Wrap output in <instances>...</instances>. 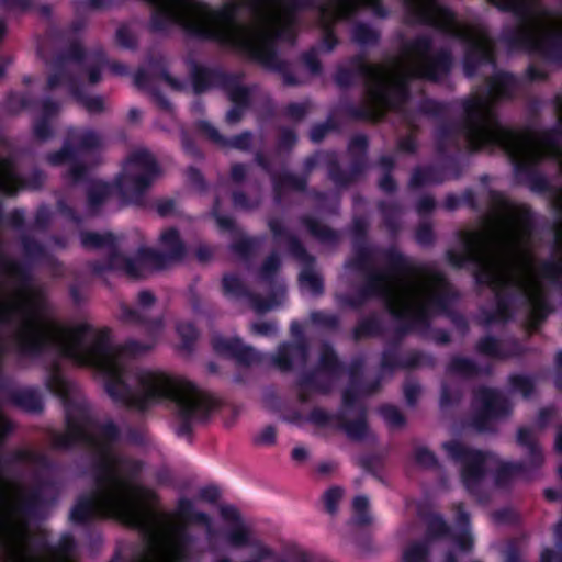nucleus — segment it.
Returning <instances> with one entry per match:
<instances>
[{
	"label": "nucleus",
	"instance_id": "4468645a",
	"mask_svg": "<svg viewBox=\"0 0 562 562\" xmlns=\"http://www.w3.org/2000/svg\"><path fill=\"white\" fill-rule=\"evenodd\" d=\"M172 516L182 522L169 529L168 562H191V547L196 539L188 525L210 527L211 517L204 512L196 510L193 501L188 497H180L177 501Z\"/></svg>",
	"mask_w": 562,
	"mask_h": 562
},
{
	"label": "nucleus",
	"instance_id": "1a4fd4ad",
	"mask_svg": "<svg viewBox=\"0 0 562 562\" xmlns=\"http://www.w3.org/2000/svg\"><path fill=\"white\" fill-rule=\"evenodd\" d=\"M535 132L530 126L521 131L512 127L499 148L513 166L517 184L527 186L535 193H549L554 191V188L538 168L542 158L535 147Z\"/></svg>",
	"mask_w": 562,
	"mask_h": 562
},
{
	"label": "nucleus",
	"instance_id": "9d476101",
	"mask_svg": "<svg viewBox=\"0 0 562 562\" xmlns=\"http://www.w3.org/2000/svg\"><path fill=\"white\" fill-rule=\"evenodd\" d=\"M389 269L396 274H406L409 278H427L438 291L432 292L425 302L436 313L447 316L453 312V305L459 300V293L448 280L447 276L426 263H418L401 252L395 246L383 251Z\"/></svg>",
	"mask_w": 562,
	"mask_h": 562
},
{
	"label": "nucleus",
	"instance_id": "8fccbe9b",
	"mask_svg": "<svg viewBox=\"0 0 562 562\" xmlns=\"http://www.w3.org/2000/svg\"><path fill=\"white\" fill-rule=\"evenodd\" d=\"M447 177L440 166H418L412 171L408 186L412 190L420 189L428 184H440Z\"/></svg>",
	"mask_w": 562,
	"mask_h": 562
},
{
	"label": "nucleus",
	"instance_id": "37998d69",
	"mask_svg": "<svg viewBox=\"0 0 562 562\" xmlns=\"http://www.w3.org/2000/svg\"><path fill=\"white\" fill-rule=\"evenodd\" d=\"M308 355L307 341H285L279 345L277 355L273 356V364L283 372H289L293 369V360L300 358L306 360Z\"/></svg>",
	"mask_w": 562,
	"mask_h": 562
},
{
	"label": "nucleus",
	"instance_id": "f3484780",
	"mask_svg": "<svg viewBox=\"0 0 562 562\" xmlns=\"http://www.w3.org/2000/svg\"><path fill=\"white\" fill-rule=\"evenodd\" d=\"M65 424V432L55 431L52 436L54 449L69 451L79 443L95 442V436L89 430L94 423L87 404L66 398Z\"/></svg>",
	"mask_w": 562,
	"mask_h": 562
},
{
	"label": "nucleus",
	"instance_id": "49530a36",
	"mask_svg": "<svg viewBox=\"0 0 562 562\" xmlns=\"http://www.w3.org/2000/svg\"><path fill=\"white\" fill-rule=\"evenodd\" d=\"M49 505H53V503H50L46 494H44L41 488L34 486L26 496L20 501L16 512L25 518H38L43 510Z\"/></svg>",
	"mask_w": 562,
	"mask_h": 562
},
{
	"label": "nucleus",
	"instance_id": "864d4df0",
	"mask_svg": "<svg viewBox=\"0 0 562 562\" xmlns=\"http://www.w3.org/2000/svg\"><path fill=\"white\" fill-rule=\"evenodd\" d=\"M111 192L112 187L108 182L91 180L86 190L89 213L97 214L111 195Z\"/></svg>",
	"mask_w": 562,
	"mask_h": 562
},
{
	"label": "nucleus",
	"instance_id": "680f3d73",
	"mask_svg": "<svg viewBox=\"0 0 562 562\" xmlns=\"http://www.w3.org/2000/svg\"><path fill=\"white\" fill-rule=\"evenodd\" d=\"M71 95L90 114H100L105 110L103 97L89 95L80 83L71 85Z\"/></svg>",
	"mask_w": 562,
	"mask_h": 562
},
{
	"label": "nucleus",
	"instance_id": "423d86ee",
	"mask_svg": "<svg viewBox=\"0 0 562 562\" xmlns=\"http://www.w3.org/2000/svg\"><path fill=\"white\" fill-rule=\"evenodd\" d=\"M97 492L77 497L69 513L74 525L89 526L98 519H114L139 531L150 525L136 512L128 495L130 483L123 477H113L103 484L94 480Z\"/></svg>",
	"mask_w": 562,
	"mask_h": 562
},
{
	"label": "nucleus",
	"instance_id": "a878e982",
	"mask_svg": "<svg viewBox=\"0 0 562 562\" xmlns=\"http://www.w3.org/2000/svg\"><path fill=\"white\" fill-rule=\"evenodd\" d=\"M387 312L397 323L395 334L401 337H405L412 331L429 329L434 313L426 303L413 308L404 300L390 301Z\"/></svg>",
	"mask_w": 562,
	"mask_h": 562
},
{
	"label": "nucleus",
	"instance_id": "39448f33",
	"mask_svg": "<svg viewBox=\"0 0 562 562\" xmlns=\"http://www.w3.org/2000/svg\"><path fill=\"white\" fill-rule=\"evenodd\" d=\"M405 4L404 22L408 25L430 26L435 30L467 43L463 56V74L468 78L476 75L483 65L495 63L494 40L485 29L476 31L472 38L460 30L456 13L441 2H403Z\"/></svg>",
	"mask_w": 562,
	"mask_h": 562
},
{
	"label": "nucleus",
	"instance_id": "dca6fc26",
	"mask_svg": "<svg viewBox=\"0 0 562 562\" xmlns=\"http://www.w3.org/2000/svg\"><path fill=\"white\" fill-rule=\"evenodd\" d=\"M267 225L274 241H285L289 254L303 265L299 273L301 286L307 288L313 295L323 294L324 281L323 278L315 272V257L307 251L300 238L284 226L281 218L271 217L268 220Z\"/></svg>",
	"mask_w": 562,
	"mask_h": 562
},
{
	"label": "nucleus",
	"instance_id": "412c9836",
	"mask_svg": "<svg viewBox=\"0 0 562 562\" xmlns=\"http://www.w3.org/2000/svg\"><path fill=\"white\" fill-rule=\"evenodd\" d=\"M488 203L494 215L501 220L512 231L529 237L535 229V213L526 203H516L507 198V195L495 189L487 191Z\"/></svg>",
	"mask_w": 562,
	"mask_h": 562
},
{
	"label": "nucleus",
	"instance_id": "aec40b11",
	"mask_svg": "<svg viewBox=\"0 0 562 562\" xmlns=\"http://www.w3.org/2000/svg\"><path fill=\"white\" fill-rule=\"evenodd\" d=\"M93 427L99 429L100 439L95 437V442L87 443V446L94 449L95 457L91 464L93 480L99 484L105 483L108 480L113 477H122L113 469L114 453L112 447L121 438V430L113 420L99 424L93 418ZM92 428V426L90 427Z\"/></svg>",
	"mask_w": 562,
	"mask_h": 562
},
{
	"label": "nucleus",
	"instance_id": "58836bf2",
	"mask_svg": "<svg viewBox=\"0 0 562 562\" xmlns=\"http://www.w3.org/2000/svg\"><path fill=\"white\" fill-rule=\"evenodd\" d=\"M517 88L518 79L514 74L499 71L487 80V93L484 97L488 100L491 109L495 111L494 103L501 100H512Z\"/></svg>",
	"mask_w": 562,
	"mask_h": 562
},
{
	"label": "nucleus",
	"instance_id": "e2e57ef3",
	"mask_svg": "<svg viewBox=\"0 0 562 562\" xmlns=\"http://www.w3.org/2000/svg\"><path fill=\"white\" fill-rule=\"evenodd\" d=\"M120 319L124 324L144 326L150 330H159L162 327L160 318L148 319L137 310L122 303L120 306Z\"/></svg>",
	"mask_w": 562,
	"mask_h": 562
},
{
	"label": "nucleus",
	"instance_id": "13d9d810",
	"mask_svg": "<svg viewBox=\"0 0 562 562\" xmlns=\"http://www.w3.org/2000/svg\"><path fill=\"white\" fill-rule=\"evenodd\" d=\"M479 364L471 358L453 356L446 366V372L450 375L471 380L477 376Z\"/></svg>",
	"mask_w": 562,
	"mask_h": 562
},
{
	"label": "nucleus",
	"instance_id": "338daca9",
	"mask_svg": "<svg viewBox=\"0 0 562 562\" xmlns=\"http://www.w3.org/2000/svg\"><path fill=\"white\" fill-rule=\"evenodd\" d=\"M46 389L57 395L65 397L68 393V384L63 375L61 364L58 360H55L49 369L45 381Z\"/></svg>",
	"mask_w": 562,
	"mask_h": 562
},
{
	"label": "nucleus",
	"instance_id": "6e6d98bb",
	"mask_svg": "<svg viewBox=\"0 0 562 562\" xmlns=\"http://www.w3.org/2000/svg\"><path fill=\"white\" fill-rule=\"evenodd\" d=\"M378 210L382 223L391 237H396L401 231L402 207L398 202L380 201Z\"/></svg>",
	"mask_w": 562,
	"mask_h": 562
},
{
	"label": "nucleus",
	"instance_id": "052dcab7",
	"mask_svg": "<svg viewBox=\"0 0 562 562\" xmlns=\"http://www.w3.org/2000/svg\"><path fill=\"white\" fill-rule=\"evenodd\" d=\"M318 372L321 371L317 367L316 370L303 373L296 381V387H307L312 392L323 395L329 394L333 387V381L328 378H321Z\"/></svg>",
	"mask_w": 562,
	"mask_h": 562
},
{
	"label": "nucleus",
	"instance_id": "c9c22d12",
	"mask_svg": "<svg viewBox=\"0 0 562 562\" xmlns=\"http://www.w3.org/2000/svg\"><path fill=\"white\" fill-rule=\"evenodd\" d=\"M385 249L381 250L383 258ZM386 260V259H384ZM387 265V261H385ZM366 276L364 283L360 286L362 290V294H366L369 299L371 297H382L385 301V307L387 308V304L390 301H398L395 296L392 288L389 284L390 276L400 277L401 274H396L392 272L386 266L385 270L370 268L368 271L363 272ZM403 277H407L406 274H402Z\"/></svg>",
	"mask_w": 562,
	"mask_h": 562
},
{
	"label": "nucleus",
	"instance_id": "f03ea898",
	"mask_svg": "<svg viewBox=\"0 0 562 562\" xmlns=\"http://www.w3.org/2000/svg\"><path fill=\"white\" fill-rule=\"evenodd\" d=\"M111 347L114 351L115 374H100L112 402L143 413L158 404L170 405L179 422L175 430L177 436L188 438L192 442L194 424L205 422L210 417L216 407L215 398L184 378L155 370H142L137 373L139 393H136L125 380L126 369L121 359L125 356L143 355L151 347L134 339L122 345H114L111 341Z\"/></svg>",
	"mask_w": 562,
	"mask_h": 562
},
{
	"label": "nucleus",
	"instance_id": "6ab92c4d",
	"mask_svg": "<svg viewBox=\"0 0 562 562\" xmlns=\"http://www.w3.org/2000/svg\"><path fill=\"white\" fill-rule=\"evenodd\" d=\"M159 241L166 251H159L148 247H140L137 250V259L144 277L151 271H161L186 258L187 247L176 227L164 231Z\"/></svg>",
	"mask_w": 562,
	"mask_h": 562
},
{
	"label": "nucleus",
	"instance_id": "ddd939ff",
	"mask_svg": "<svg viewBox=\"0 0 562 562\" xmlns=\"http://www.w3.org/2000/svg\"><path fill=\"white\" fill-rule=\"evenodd\" d=\"M434 40L430 35L422 34L407 41L403 48L405 53L418 55L422 59L417 63L409 76H404L411 82V78L420 79L431 83H441L448 78L454 66L453 54L449 48L441 47L430 54Z\"/></svg>",
	"mask_w": 562,
	"mask_h": 562
},
{
	"label": "nucleus",
	"instance_id": "09e8293b",
	"mask_svg": "<svg viewBox=\"0 0 562 562\" xmlns=\"http://www.w3.org/2000/svg\"><path fill=\"white\" fill-rule=\"evenodd\" d=\"M229 76L231 79L227 80L226 85H223L221 90L226 93L232 104L250 108L251 90L241 83L244 75L240 72H229Z\"/></svg>",
	"mask_w": 562,
	"mask_h": 562
},
{
	"label": "nucleus",
	"instance_id": "a211bd4d",
	"mask_svg": "<svg viewBox=\"0 0 562 562\" xmlns=\"http://www.w3.org/2000/svg\"><path fill=\"white\" fill-rule=\"evenodd\" d=\"M516 443L527 451L528 462H502L494 474L495 484L497 486H505L515 477L530 480L532 477L531 472L538 471L544 462L542 448L529 427L521 426L517 429Z\"/></svg>",
	"mask_w": 562,
	"mask_h": 562
},
{
	"label": "nucleus",
	"instance_id": "774afa93",
	"mask_svg": "<svg viewBox=\"0 0 562 562\" xmlns=\"http://www.w3.org/2000/svg\"><path fill=\"white\" fill-rule=\"evenodd\" d=\"M90 65L86 67L88 81L90 85H97L101 81V70L108 64V56L102 47L92 49L89 53Z\"/></svg>",
	"mask_w": 562,
	"mask_h": 562
},
{
	"label": "nucleus",
	"instance_id": "f8f14e48",
	"mask_svg": "<svg viewBox=\"0 0 562 562\" xmlns=\"http://www.w3.org/2000/svg\"><path fill=\"white\" fill-rule=\"evenodd\" d=\"M113 469L119 473L117 467L123 469L125 475L120 474L126 480L131 487L128 495L133 502L136 512L150 525L149 529H139V532L151 542H157L160 536V520L169 517V514L157 510L160 504V497L156 491L150 487L135 484L134 481L143 472L144 463L140 460L114 456Z\"/></svg>",
	"mask_w": 562,
	"mask_h": 562
},
{
	"label": "nucleus",
	"instance_id": "393cba45",
	"mask_svg": "<svg viewBox=\"0 0 562 562\" xmlns=\"http://www.w3.org/2000/svg\"><path fill=\"white\" fill-rule=\"evenodd\" d=\"M46 176L44 171L34 168L27 177L18 171L16 153L0 156V193L13 196L20 190L37 191L44 186Z\"/></svg>",
	"mask_w": 562,
	"mask_h": 562
},
{
	"label": "nucleus",
	"instance_id": "4c0bfd02",
	"mask_svg": "<svg viewBox=\"0 0 562 562\" xmlns=\"http://www.w3.org/2000/svg\"><path fill=\"white\" fill-rule=\"evenodd\" d=\"M271 180L273 203L281 205L289 191L304 193L307 190L308 182L306 176L293 173L291 171L274 172Z\"/></svg>",
	"mask_w": 562,
	"mask_h": 562
},
{
	"label": "nucleus",
	"instance_id": "5fc2aeb1",
	"mask_svg": "<svg viewBox=\"0 0 562 562\" xmlns=\"http://www.w3.org/2000/svg\"><path fill=\"white\" fill-rule=\"evenodd\" d=\"M384 333V326L382 319L378 314L372 313L361 319H359L356 326L352 328V339L360 341L366 338L380 337Z\"/></svg>",
	"mask_w": 562,
	"mask_h": 562
},
{
	"label": "nucleus",
	"instance_id": "bb28decb",
	"mask_svg": "<svg viewBox=\"0 0 562 562\" xmlns=\"http://www.w3.org/2000/svg\"><path fill=\"white\" fill-rule=\"evenodd\" d=\"M486 237L479 232L467 233L463 239V252L454 249L446 251L447 262L454 269H462L467 263L474 265L476 269L493 267L494 263L483 255Z\"/></svg>",
	"mask_w": 562,
	"mask_h": 562
},
{
	"label": "nucleus",
	"instance_id": "3c124183",
	"mask_svg": "<svg viewBox=\"0 0 562 562\" xmlns=\"http://www.w3.org/2000/svg\"><path fill=\"white\" fill-rule=\"evenodd\" d=\"M81 246L87 250L106 248L109 251H120L116 236L111 232L98 233L83 231L80 233Z\"/></svg>",
	"mask_w": 562,
	"mask_h": 562
},
{
	"label": "nucleus",
	"instance_id": "4d7b16f0",
	"mask_svg": "<svg viewBox=\"0 0 562 562\" xmlns=\"http://www.w3.org/2000/svg\"><path fill=\"white\" fill-rule=\"evenodd\" d=\"M351 41L362 48L375 47L381 42V32L366 22H356L350 32Z\"/></svg>",
	"mask_w": 562,
	"mask_h": 562
},
{
	"label": "nucleus",
	"instance_id": "6e6552de",
	"mask_svg": "<svg viewBox=\"0 0 562 562\" xmlns=\"http://www.w3.org/2000/svg\"><path fill=\"white\" fill-rule=\"evenodd\" d=\"M348 64L350 67L338 66L334 74V82L338 88H351L359 77L366 80L368 95L383 108L400 110L411 101L412 90L407 78L397 77L389 81L385 68L368 63L364 53L351 56Z\"/></svg>",
	"mask_w": 562,
	"mask_h": 562
},
{
	"label": "nucleus",
	"instance_id": "7c9ffc66",
	"mask_svg": "<svg viewBox=\"0 0 562 562\" xmlns=\"http://www.w3.org/2000/svg\"><path fill=\"white\" fill-rule=\"evenodd\" d=\"M187 65L192 90L196 95L214 89L221 90L231 79L229 72L218 66H206L193 59L188 60Z\"/></svg>",
	"mask_w": 562,
	"mask_h": 562
},
{
	"label": "nucleus",
	"instance_id": "c85d7f7f",
	"mask_svg": "<svg viewBox=\"0 0 562 562\" xmlns=\"http://www.w3.org/2000/svg\"><path fill=\"white\" fill-rule=\"evenodd\" d=\"M211 345L216 355L232 359L238 366L250 367L263 361V355L254 347L245 345L239 337L226 338L214 335Z\"/></svg>",
	"mask_w": 562,
	"mask_h": 562
},
{
	"label": "nucleus",
	"instance_id": "a19ab883",
	"mask_svg": "<svg viewBox=\"0 0 562 562\" xmlns=\"http://www.w3.org/2000/svg\"><path fill=\"white\" fill-rule=\"evenodd\" d=\"M281 267V260L277 252L270 254L262 262L258 279L269 289V294L276 293L277 306L281 304L285 296L286 288L277 280V273Z\"/></svg>",
	"mask_w": 562,
	"mask_h": 562
},
{
	"label": "nucleus",
	"instance_id": "0e129e2a",
	"mask_svg": "<svg viewBox=\"0 0 562 562\" xmlns=\"http://www.w3.org/2000/svg\"><path fill=\"white\" fill-rule=\"evenodd\" d=\"M37 101L27 93L11 91L7 94L2 108L5 113L18 114L24 110L34 109Z\"/></svg>",
	"mask_w": 562,
	"mask_h": 562
},
{
	"label": "nucleus",
	"instance_id": "c756f323",
	"mask_svg": "<svg viewBox=\"0 0 562 562\" xmlns=\"http://www.w3.org/2000/svg\"><path fill=\"white\" fill-rule=\"evenodd\" d=\"M312 11L316 12L317 25L322 31L321 49L325 53H331L339 44V38L335 31L336 25L347 11L345 7L336 2L316 4Z\"/></svg>",
	"mask_w": 562,
	"mask_h": 562
},
{
	"label": "nucleus",
	"instance_id": "cd10ccee",
	"mask_svg": "<svg viewBox=\"0 0 562 562\" xmlns=\"http://www.w3.org/2000/svg\"><path fill=\"white\" fill-rule=\"evenodd\" d=\"M222 290L224 296L229 300H247L258 314L266 313L277 306L276 293L262 297L260 294L252 292L235 273H225L223 276Z\"/></svg>",
	"mask_w": 562,
	"mask_h": 562
},
{
	"label": "nucleus",
	"instance_id": "79ce46f5",
	"mask_svg": "<svg viewBox=\"0 0 562 562\" xmlns=\"http://www.w3.org/2000/svg\"><path fill=\"white\" fill-rule=\"evenodd\" d=\"M336 428L346 432L348 438L355 441H362L369 431L368 413L364 405H359L357 417L352 420L347 418L346 412L335 414Z\"/></svg>",
	"mask_w": 562,
	"mask_h": 562
},
{
	"label": "nucleus",
	"instance_id": "a18cd8bd",
	"mask_svg": "<svg viewBox=\"0 0 562 562\" xmlns=\"http://www.w3.org/2000/svg\"><path fill=\"white\" fill-rule=\"evenodd\" d=\"M7 393L12 405L27 413H41L44 408L43 398L35 389H10Z\"/></svg>",
	"mask_w": 562,
	"mask_h": 562
},
{
	"label": "nucleus",
	"instance_id": "bf43d9fd",
	"mask_svg": "<svg viewBox=\"0 0 562 562\" xmlns=\"http://www.w3.org/2000/svg\"><path fill=\"white\" fill-rule=\"evenodd\" d=\"M353 257L346 262V268L364 272L373 268V249L368 243L352 244Z\"/></svg>",
	"mask_w": 562,
	"mask_h": 562
},
{
	"label": "nucleus",
	"instance_id": "0eeeda50",
	"mask_svg": "<svg viewBox=\"0 0 562 562\" xmlns=\"http://www.w3.org/2000/svg\"><path fill=\"white\" fill-rule=\"evenodd\" d=\"M502 12L517 18L516 26L504 27L498 41L509 52H529L551 63H562V30H544L541 16L536 14L538 2H491Z\"/></svg>",
	"mask_w": 562,
	"mask_h": 562
},
{
	"label": "nucleus",
	"instance_id": "4be33fe9",
	"mask_svg": "<svg viewBox=\"0 0 562 562\" xmlns=\"http://www.w3.org/2000/svg\"><path fill=\"white\" fill-rule=\"evenodd\" d=\"M473 400L481 405L472 418V425L479 432L492 431V420L506 418L512 414L510 401L497 389L479 386L473 391Z\"/></svg>",
	"mask_w": 562,
	"mask_h": 562
},
{
	"label": "nucleus",
	"instance_id": "69168bd1",
	"mask_svg": "<svg viewBox=\"0 0 562 562\" xmlns=\"http://www.w3.org/2000/svg\"><path fill=\"white\" fill-rule=\"evenodd\" d=\"M475 351L481 356L488 358L505 360L508 358V353L502 348L501 340L492 335H485L481 337L475 344Z\"/></svg>",
	"mask_w": 562,
	"mask_h": 562
},
{
	"label": "nucleus",
	"instance_id": "603ef678",
	"mask_svg": "<svg viewBox=\"0 0 562 562\" xmlns=\"http://www.w3.org/2000/svg\"><path fill=\"white\" fill-rule=\"evenodd\" d=\"M300 223L307 229L311 236L323 244H337L339 234L334 228L322 224L317 218L311 215H302Z\"/></svg>",
	"mask_w": 562,
	"mask_h": 562
},
{
	"label": "nucleus",
	"instance_id": "e433bc0d",
	"mask_svg": "<svg viewBox=\"0 0 562 562\" xmlns=\"http://www.w3.org/2000/svg\"><path fill=\"white\" fill-rule=\"evenodd\" d=\"M198 130L211 142L221 147L234 148L240 151H249L251 149L254 134L250 131H244L232 137H226L207 121H200L198 123Z\"/></svg>",
	"mask_w": 562,
	"mask_h": 562
},
{
	"label": "nucleus",
	"instance_id": "5701e85b",
	"mask_svg": "<svg viewBox=\"0 0 562 562\" xmlns=\"http://www.w3.org/2000/svg\"><path fill=\"white\" fill-rule=\"evenodd\" d=\"M101 136L93 130L69 126L66 131L63 146L46 155L50 166H63L77 158L80 151H91L101 147Z\"/></svg>",
	"mask_w": 562,
	"mask_h": 562
},
{
	"label": "nucleus",
	"instance_id": "ea45409f",
	"mask_svg": "<svg viewBox=\"0 0 562 562\" xmlns=\"http://www.w3.org/2000/svg\"><path fill=\"white\" fill-rule=\"evenodd\" d=\"M0 460L7 468L15 464L31 463L40 470L49 473L57 471L59 468L58 463L47 454L25 448H19L9 453H1Z\"/></svg>",
	"mask_w": 562,
	"mask_h": 562
},
{
	"label": "nucleus",
	"instance_id": "20e7f679",
	"mask_svg": "<svg viewBox=\"0 0 562 562\" xmlns=\"http://www.w3.org/2000/svg\"><path fill=\"white\" fill-rule=\"evenodd\" d=\"M462 108L461 120H447L452 101L424 98L418 103V112L441 120L435 128V148L438 155H447L450 149L462 151L461 136L467 149L474 154L484 149L499 148L512 127L504 126L496 111L485 97L469 95L458 101Z\"/></svg>",
	"mask_w": 562,
	"mask_h": 562
},
{
	"label": "nucleus",
	"instance_id": "7ed1b4c3",
	"mask_svg": "<svg viewBox=\"0 0 562 562\" xmlns=\"http://www.w3.org/2000/svg\"><path fill=\"white\" fill-rule=\"evenodd\" d=\"M14 314H22L24 323L13 339V350L21 359H37L55 350L60 358L79 367L93 368L98 373L114 375V351L111 347V328L94 330L89 323L65 327L57 322L42 318L31 304L14 303L0 308V323L8 325Z\"/></svg>",
	"mask_w": 562,
	"mask_h": 562
},
{
	"label": "nucleus",
	"instance_id": "f257e3e1",
	"mask_svg": "<svg viewBox=\"0 0 562 562\" xmlns=\"http://www.w3.org/2000/svg\"><path fill=\"white\" fill-rule=\"evenodd\" d=\"M151 4L148 30L166 34L180 29L186 38L212 42L235 49L269 71L281 76L283 85L296 87L301 81L280 59L277 41H296L299 13L312 11L325 2H146Z\"/></svg>",
	"mask_w": 562,
	"mask_h": 562
},
{
	"label": "nucleus",
	"instance_id": "b1692460",
	"mask_svg": "<svg viewBox=\"0 0 562 562\" xmlns=\"http://www.w3.org/2000/svg\"><path fill=\"white\" fill-rule=\"evenodd\" d=\"M473 278L477 286H487L494 292L495 310L505 317V322H510L514 317L513 304L515 300L512 291L514 286L513 279L499 273L495 265L474 270Z\"/></svg>",
	"mask_w": 562,
	"mask_h": 562
},
{
	"label": "nucleus",
	"instance_id": "72a5a7b5",
	"mask_svg": "<svg viewBox=\"0 0 562 562\" xmlns=\"http://www.w3.org/2000/svg\"><path fill=\"white\" fill-rule=\"evenodd\" d=\"M403 337L396 336V339L387 342L381 353L380 368L385 372H393L396 369H415L426 363V359L431 360L429 356L413 350L406 355H401V340Z\"/></svg>",
	"mask_w": 562,
	"mask_h": 562
},
{
	"label": "nucleus",
	"instance_id": "c03bdc74",
	"mask_svg": "<svg viewBox=\"0 0 562 562\" xmlns=\"http://www.w3.org/2000/svg\"><path fill=\"white\" fill-rule=\"evenodd\" d=\"M0 266L8 276L14 279L20 292L31 291L33 276L26 263L9 258L0 249Z\"/></svg>",
	"mask_w": 562,
	"mask_h": 562
},
{
	"label": "nucleus",
	"instance_id": "9b49d317",
	"mask_svg": "<svg viewBox=\"0 0 562 562\" xmlns=\"http://www.w3.org/2000/svg\"><path fill=\"white\" fill-rule=\"evenodd\" d=\"M161 173L155 157L146 149L128 155L121 173L115 179V188L126 204L146 207V192Z\"/></svg>",
	"mask_w": 562,
	"mask_h": 562
},
{
	"label": "nucleus",
	"instance_id": "2eb2a0df",
	"mask_svg": "<svg viewBox=\"0 0 562 562\" xmlns=\"http://www.w3.org/2000/svg\"><path fill=\"white\" fill-rule=\"evenodd\" d=\"M448 457L461 465L460 476L465 490L480 502L485 499L482 492V482L486 476V461L490 453L470 448L459 440H449L442 443Z\"/></svg>",
	"mask_w": 562,
	"mask_h": 562
},
{
	"label": "nucleus",
	"instance_id": "473e14b6",
	"mask_svg": "<svg viewBox=\"0 0 562 562\" xmlns=\"http://www.w3.org/2000/svg\"><path fill=\"white\" fill-rule=\"evenodd\" d=\"M327 176L330 181L339 189H347L358 181V179L368 169L367 155H353L349 165V170L342 169L335 153L326 154Z\"/></svg>",
	"mask_w": 562,
	"mask_h": 562
},
{
	"label": "nucleus",
	"instance_id": "f704fd0d",
	"mask_svg": "<svg viewBox=\"0 0 562 562\" xmlns=\"http://www.w3.org/2000/svg\"><path fill=\"white\" fill-rule=\"evenodd\" d=\"M87 267L94 276H102L108 271L123 272L131 279H143L144 273L137 256L134 258L123 255L121 251H109L105 260L88 261Z\"/></svg>",
	"mask_w": 562,
	"mask_h": 562
},
{
	"label": "nucleus",
	"instance_id": "2f4dec72",
	"mask_svg": "<svg viewBox=\"0 0 562 562\" xmlns=\"http://www.w3.org/2000/svg\"><path fill=\"white\" fill-rule=\"evenodd\" d=\"M364 367V359L362 357L352 358L347 367L338 357L336 350L329 342H323L319 348L318 356V370L330 378H340L342 374L348 373L351 381H355L361 375Z\"/></svg>",
	"mask_w": 562,
	"mask_h": 562
},
{
	"label": "nucleus",
	"instance_id": "de8ad7c7",
	"mask_svg": "<svg viewBox=\"0 0 562 562\" xmlns=\"http://www.w3.org/2000/svg\"><path fill=\"white\" fill-rule=\"evenodd\" d=\"M369 98L374 103V106H371L369 104L356 105L353 103H347L342 108L344 113L356 121L376 123L380 122L385 116L386 111H394L393 109H386L381 106L370 95ZM402 110L403 108L395 111L400 112Z\"/></svg>",
	"mask_w": 562,
	"mask_h": 562
}]
</instances>
